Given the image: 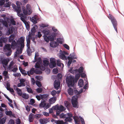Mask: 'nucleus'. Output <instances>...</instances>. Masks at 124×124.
<instances>
[{
    "label": "nucleus",
    "instance_id": "473e14b6",
    "mask_svg": "<svg viewBox=\"0 0 124 124\" xmlns=\"http://www.w3.org/2000/svg\"><path fill=\"white\" fill-rule=\"evenodd\" d=\"M9 42H12V43L13 41H15L14 39L15 38V35L12 34L9 37Z\"/></svg>",
    "mask_w": 124,
    "mask_h": 124
},
{
    "label": "nucleus",
    "instance_id": "c9c22d12",
    "mask_svg": "<svg viewBox=\"0 0 124 124\" xmlns=\"http://www.w3.org/2000/svg\"><path fill=\"white\" fill-rule=\"evenodd\" d=\"M12 6L14 9V10H15L17 12V11L18 10V8L19 9V8H20V11H21V8L20 7H17V6L16 7L15 5L13 4H12Z\"/></svg>",
    "mask_w": 124,
    "mask_h": 124
},
{
    "label": "nucleus",
    "instance_id": "2eb2a0df",
    "mask_svg": "<svg viewBox=\"0 0 124 124\" xmlns=\"http://www.w3.org/2000/svg\"><path fill=\"white\" fill-rule=\"evenodd\" d=\"M23 49L20 48L17 49L14 53V57L16 58L18 56L19 54H21L22 52Z\"/></svg>",
    "mask_w": 124,
    "mask_h": 124
},
{
    "label": "nucleus",
    "instance_id": "603ef678",
    "mask_svg": "<svg viewBox=\"0 0 124 124\" xmlns=\"http://www.w3.org/2000/svg\"><path fill=\"white\" fill-rule=\"evenodd\" d=\"M14 64V62L13 61H12L10 63L8 66V68L10 69H11L13 68V66Z\"/></svg>",
    "mask_w": 124,
    "mask_h": 124
},
{
    "label": "nucleus",
    "instance_id": "aec40b11",
    "mask_svg": "<svg viewBox=\"0 0 124 124\" xmlns=\"http://www.w3.org/2000/svg\"><path fill=\"white\" fill-rule=\"evenodd\" d=\"M77 58L76 56L75 55V54L73 53L71 54L69 56L67 57V59H71L72 60L73 59H76Z\"/></svg>",
    "mask_w": 124,
    "mask_h": 124
},
{
    "label": "nucleus",
    "instance_id": "39448f33",
    "mask_svg": "<svg viewBox=\"0 0 124 124\" xmlns=\"http://www.w3.org/2000/svg\"><path fill=\"white\" fill-rule=\"evenodd\" d=\"M26 9L25 8L22 7L23 13L25 15H30L32 12L31 7L29 4H27L26 6Z\"/></svg>",
    "mask_w": 124,
    "mask_h": 124
},
{
    "label": "nucleus",
    "instance_id": "4c0bfd02",
    "mask_svg": "<svg viewBox=\"0 0 124 124\" xmlns=\"http://www.w3.org/2000/svg\"><path fill=\"white\" fill-rule=\"evenodd\" d=\"M21 96L22 97L26 99H28L29 98L28 94L25 93H23Z\"/></svg>",
    "mask_w": 124,
    "mask_h": 124
},
{
    "label": "nucleus",
    "instance_id": "09e8293b",
    "mask_svg": "<svg viewBox=\"0 0 124 124\" xmlns=\"http://www.w3.org/2000/svg\"><path fill=\"white\" fill-rule=\"evenodd\" d=\"M5 113L7 115L9 116H11L12 115V112L11 111H5Z\"/></svg>",
    "mask_w": 124,
    "mask_h": 124
},
{
    "label": "nucleus",
    "instance_id": "bb28decb",
    "mask_svg": "<svg viewBox=\"0 0 124 124\" xmlns=\"http://www.w3.org/2000/svg\"><path fill=\"white\" fill-rule=\"evenodd\" d=\"M69 72L73 74H76L78 73V69L73 70L72 68H71L69 70Z\"/></svg>",
    "mask_w": 124,
    "mask_h": 124
},
{
    "label": "nucleus",
    "instance_id": "ea45409f",
    "mask_svg": "<svg viewBox=\"0 0 124 124\" xmlns=\"http://www.w3.org/2000/svg\"><path fill=\"white\" fill-rule=\"evenodd\" d=\"M6 119L5 117H4L2 118H0V124H4L6 121Z\"/></svg>",
    "mask_w": 124,
    "mask_h": 124
},
{
    "label": "nucleus",
    "instance_id": "37998d69",
    "mask_svg": "<svg viewBox=\"0 0 124 124\" xmlns=\"http://www.w3.org/2000/svg\"><path fill=\"white\" fill-rule=\"evenodd\" d=\"M40 27L41 28H44V27H47L49 25L47 23H41L40 25Z\"/></svg>",
    "mask_w": 124,
    "mask_h": 124
},
{
    "label": "nucleus",
    "instance_id": "0eeeda50",
    "mask_svg": "<svg viewBox=\"0 0 124 124\" xmlns=\"http://www.w3.org/2000/svg\"><path fill=\"white\" fill-rule=\"evenodd\" d=\"M69 54L67 52L64 51H63L60 50L59 51V53L58 54L59 57L61 59L65 60H67V58L65 55H67Z\"/></svg>",
    "mask_w": 124,
    "mask_h": 124
},
{
    "label": "nucleus",
    "instance_id": "8fccbe9b",
    "mask_svg": "<svg viewBox=\"0 0 124 124\" xmlns=\"http://www.w3.org/2000/svg\"><path fill=\"white\" fill-rule=\"evenodd\" d=\"M31 36V34H29L28 36L26 37V40L27 43H30Z\"/></svg>",
    "mask_w": 124,
    "mask_h": 124
},
{
    "label": "nucleus",
    "instance_id": "6e6552de",
    "mask_svg": "<svg viewBox=\"0 0 124 124\" xmlns=\"http://www.w3.org/2000/svg\"><path fill=\"white\" fill-rule=\"evenodd\" d=\"M11 45L9 44H6L4 48V49L6 51H8L6 53V55L8 56H10L11 54L12 51L11 49Z\"/></svg>",
    "mask_w": 124,
    "mask_h": 124
},
{
    "label": "nucleus",
    "instance_id": "393cba45",
    "mask_svg": "<svg viewBox=\"0 0 124 124\" xmlns=\"http://www.w3.org/2000/svg\"><path fill=\"white\" fill-rule=\"evenodd\" d=\"M37 27V26L36 25H35L32 28L31 30V35H34L35 34V33L36 32V29Z\"/></svg>",
    "mask_w": 124,
    "mask_h": 124
},
{
    "label": "nucleus",
    "instance_id": "58836bf2",
    "mask_svg": "<svg viewBox=\"0 0 124 124\" xmlns=\"http://www.w3.org/2000/svg\"><path fill=\"white\" fill-rule=\"evenodd\" d=\"M74 93L75 94H80L82 93L83 92V89H81L78 92V91L76 90V87L75 86V88L74 89Z\"/></svg>",
    "mask_w": 124,
    "mask_h": 124
},
{
    "label": "nucleus",
    "instance_id": "cd10ccee",
    "mask_svg": "<svg viewBox=\"0 0 124 124\" xmlns=\"http://www.w3.org/2000/svg\"><path fill=\"white\" fill-rule=\"evenodd\" d=\"M14 89L16 90L17 91V93L20 96H21L22 94V91L21 89L17 88L16 86H15L14 87Z\"/></svg>",
    "mask_w": 124,
    "mask_h": 124
},
{
    "label": "nucleus",
    "instance_id": "6e6d98bb",
    "mask_svg": "<svg viewBox=\"0 0 124 124\" xmlns=\"http://www.w3.org/2000/svg\"><path fill=\"white\" fill-rule=\"evenodd\" d=\"M78 70V73H80L83 72V68L82 67H80Z\"/></svg>",
    "mask_w": 124,
    "mask_h": 124
},
{
    "label": "nucleus",
    "instance_id": "a19ab883",
    "mask_svg": "<svg viewBox=\"0 0 124 124\" xmlns=\"http://www.w3.org/2000/svg\"><path fill=\"white\" fill-rule=\"evenodd\" d=\"M6 3L5 4L4 6L5 7H9L11 4V2H8L9 0H6Z\"/></svg>",
    "mask_w": 124,
    "mask_h": 124
},
{
    "label": "nucleus",
    "instance_id": "4468645a",
    "mask_svg": "<svg viewBox=\"0 0 124 124\" xmlns=\"http://www.w3.org/2000/svg\"><path fill=\"white\" fill-rule=\"evenodd\" d=\"M20 83H19L17 85L18 87L24 86H25V84L24 82L25 81V80L23 78L20 79L19 80Z\"/></svg>",
    "mask_w": 124,
    "mask_h": 124
},
{
    "label": "nucleus",
    "instance_id": "f8f14e48",
    "mask_svg": "<svg viewBox=\"0 0 124 124\" xmlns=\"http://www.w3.org/2000/svg\"><path fill=\"white\" fill-rule=\"evenodd\" d=\"M40 106L46 109L49 108L51 105L49 103H46L45 101H42L40 104Z\"/></svg>",
    "mask_w": 124,
    "mask_h": 124
},
{
    "label": "nucleus",
    "instance_id": "b1692460",
    "mask_svg": "<svg viewBox=\"0 0 124 124\" xmlns=\"http://www.w3.org/2000/svg\"><path fill=\"white\" fill-rule=\"evenodd\" d=\"M14 31V28L13 27H11L8 29L7 34L9 35L11 33H13Z\"/></svg>",
    "mask_w": 124,
    "mask_h": 124
},
{
    "label": "nucleus",
    "instance_id": "3c124183",
    "mask_svg": "<svg viewBox=\"0 0 124 124\" xmlns=\"http://www.w3.org/2000/svg\"><path fill=\"white\" fill-rule=\"evenodd\" d=\"M41 62L40 61L39 62H37L36 63L35 66V67L36 68H40V64Z\"/></svg>",
    "mask_w": 124,
    "mask_h": 124
},
{
    "label": "nucleus",
    "instance_id": "a878e982",
    "mask_svg": "<svg viewBox=\"0 0 124 124\" xmlns=\"http://www.w3.org/2000/svg\"><path fill=\"white\" fill-rule=\"evenodd\" d=\"M56 97H53L50 98L49 100V102L50 104H53L56 101Z\"/></svg>",
    "mask_w": 124,
    "mask_h": 124
},
{
    "label": "nucleus",
    "instance_id": "72a5a7b5",
    "mask_svg": "<svg viewBox=\"0 0 124 124\" xmlns=\"http://www.w3.org/2000/svg\"><path fill=\"white\" fill-rule=\"evenodd\" d=\"M3 75L4 76L5 79H6L9 78V77L8 75V72L6 71H4L3 73Z\"/></svg>",
    "mask_w": 124,
    "mask_h": 124
},
{
    "label": "nucleus",
    "instance_id": "a211bd4d",
    "mask_svg": "<svg viewBox=\"0 0 124 124\" xmlns=\"http://www.w3.org/2000/svg\"><path fill=\"white\" fill-rule=\"evenodd\" d=\"M35 117V115L32 113H31L28 116V120L30 123L32 122L33 121Z\"/></svg>",
    "mask_w": 124,
    "mask_h": 124
},
{
    "label": "nucleus",
    "instance_id": "bf43d9fd",
    "mask_svg": "<svg viewBox=\"0 0 124 124\" xmlns=\"http://www.w3.org/2000/svg\"><path fill=\"white\" fill-rule=\"evenodd\" d=\"M7 90H9L11 93L13 95H14V91L13 89L11 88H7Z\"/></svg>",
    "mask_w": 124,
    "mask_h": 124
},
{
    "label": "nucleus",
    "instance_id": "5701e85b",
    "mask_svg": "<svg viewBox=\"0 0 124 124\" xmlns=\"http://www.w3.org/2000/svg\"><path fill=\"white\" fill-rule=\"evenodd\" d=\"M51 28H52V30L54 31V32H55L56 33H57V35H58V36H61L62 34H61L60 32L58 31L57 29L55 28L53 26H52Z\"/></svg>",
    "mask_w": 124,
    "mask_h": 124
},
{
    "label": "nucleus",
    "instance_id": "0e129e2a",
    "mask_svg": "<svg viewBox=\"0 0 124 124\" xmlns=\"http://www.w3.org/2000/svg\"><path fill=\"white\" fill-rule=\"evenodd\" d=\"M56 122V124H64V122L62 120H57Z\"/></svg>",
    "mask_w": 124,
    "mask_h": 124
},
{
    "label": "nucleus",
    "instance_id": "dca6fc26",
    "mask_svg": "<svg viewBox=\"0 0 124 124\" xmlns=\"http://www.w3.org/2000/svg\"><path fill=\"white\" fill-rule=\"evenodd\" d=\"M60 85V82L58 80H56L54 83V88L56 90H58Z\"/></svg>",
    "mask_w": 124,
    "mask_h": 124
},
{
    "label": "nucleus",
    "instance_id": "2f4dec72",
    "mask_svg": "<svg viewBox=\"0 0 124 124\" xmlns=\"http://www.w3.org/2000/svg\"><path fill=\"white\" fill-rule=\"evenodd\" d=\"M49 95L47 94H44L41 95V97H42V99L43 100V101L47 100V99L48 98Z\"/></svg>",
    "mask_w": 124,
    "mask_h": 124
},
{
    "label": "nucleus",
    "instance_id": "c756f323",
    "mask_svg": "<svg viewBox=\"0 0 124 124\" xmlns=\"http://www.w3.org/2000/svg\"><path fill=\"white\" fill-rule=\"evenodd\" d=\"M68 90V92L69 94L70 95H72L74 93V89L72 87H70Z\"/></svg>",
    "mask_w": 124,
    "mask_h": 124
},
{
    "label": "nucleus",
    "instance_id": "680f3d73",
    "mask_svg": "<svg viewBox=\"0 0 124 124\" xmlns=\"http://www.w3.org/2000/svg\"><path fill=\"white\" fill-rule=\"evenodd\" d=\"M80 77V74L79 73H77L75 75V78H76L77 79V80H75V82H76L78 79Z\"/></svg>",
    "mask_w": 124,
    "mask_h": 124
},
{
    "label": "nucleus",
    "instance_id": "e433bc0d",
    "mask_svg": "<svg viewBox=\"0 0 124 124\" xmlns=\"http://www.w3.org/2000/svg\"><path fill=\"white\" fill-rule=\"evenodd\" d=\"M78 85L80 87H82L83 86L84 82L83 79H80L79 80Z\"/></svg>",
    "mask_w": 124,
    "mask_h": 124
},
{
    "label": "nucleus",
    "instance_id": "9d476101",
    "mask_svg": "<svg viewBox=\"0 0 124 124\" xmlns=\"http://www.w3.org/2000/svg\"><path fill=\"white\" fill-rule=\"evenodd\" d=\"M77 99L78 97L76 95L73 96L72 98V103L74 107L75 108L78 107V105L77 101Z\"/></svg>",
    "mask_w": 124,
    "mask_h": 124
},
{
    "label": "nucleus",
    "instance_id": "7c9ffc66",
    "mask_svg": "<svg viewBox=\"0 0 124 124\" xmlns=\"http://www.w3.org/2000/svg\"><path fill=\"white\" fill-rule=\"evenodd\" d=\"M39 122L41 124H45L47 123L49 121L47 119H41L39 120Z\"/></svg>",
    "mask_w": 124,
    "mask_h": 124
},
{
    "label": "nucleus",
    "instance_id": "f3484780",
    "mask_svg": "<svg viewBox=\"0 0 124 124\" xmlns=\"http://www.w3.org/2000/svg\"><path fill=\"white\" fill-rule=\"evenodd\" d=\"M42 32L44 34L43 36L44 39L45 36H48L50 34V33L51 32L50 31L47 29H43L42 31Z\"/></svg>",
    "mask_w": 124,
    "mask_h": 124
},
{
    "label": "nucleus",
    "instance_id": "f03ea898",
    "mask_svg": "<svg viewBox=\"0 0 124 124\" xmlns=\"http://www.w3.org/2000/svg\"><path fill=\"white\" fill-rule=\"evenodd\" d=\"M24 37H22L19 38L17 42L15 41H13L11 44L12 48L14 49L16 48L20 47L23 49L24 46Z\"/></svg>",
    "mask_w": 124,
    "mask_h": 124
},
{
    "label": "nucleus",
    "instance_id": "79ce46f5",
    "mask_svg": "<svg viewBox=\"0 0 124 124\" xmlns=\"http://www.w3.org/2000/svg\"><path fill=\"white\" fill-rule=\"evenodd\" d=\"M56 41L58 43H62L63 41V38H57Z\"/></svg>",
    "mask_w": 124,
    "mask_h": 124
},
{
    "label": "nucleus",
    "instance_id": "f257e3e1",
    "mask_svg": "<svg viewBox=\"0 0 124 124\" xmlns=\"http://www.w3.org/2000/svg\"><path fill=\"white\" fill-rule=\"evenodd\" d=\"M60 117L62 118H65V121L71 122L72 120V117H73L74 120L76 124H79V119L78 117L76 116L73 117L72 114L68 113L66 114L62 113L60 115Z\"/></svg>",
    "mask_w": 124,
    "mask_h": 124
},
{
    "label": "nucleus",
    "instance_id": "6ab92c4d",
    "mask_svg": "<svg viewBox=\"0 0 124 124\" xmlns=\"http://www.w3.org/2000/svg\"><path fill=\"white\" fill-rule=\"evenodd\" d=\"M52 41L50 43V46L51 47L54 48L58 46L59 43L58 42L53 41Z\"/></svg>",
    "mask_w": 124,
    "mask_h": 124
},
{
    "label": "nucleus",
    "instance_id": "4be33fe9",
    "mask_svg": "<svg viewBox=\"0 0 124 124\" xmlns=\"http://www.w3.org/2000/svg\"><path fill=\"white\" fill-rule=\"evenodd\" d=\"M30 20L34 24L36 23L37 22L38 18L36 16H34L32 17H31Z\"/></svg>",
    "mask_w": 124,
    "mask_h": 124
},
{
    "label": "nucleus",
    "instance_id": "1a4fd4ad",
    "mask_svg": "<svg viewBox=\"0 0 124 124\" xmlns=\"http://www.w3.org/2000/svg\"><path fill=\"white\" fill-rule=\"evenodd\" d=\"M108 17L109 19H111V21L114 27L115 30L117 32V29L116 27L117 25V23L116 20L114 18V17H113V16L110 14H109V16H108Z\"/></svg>",
    "mask_w": 124,
    "mask_h": 124
},
{
    "label": "nucleus",
    "instance_id": "4d7b16f0",
    "mask_svg": "<svg viewBox=\"0 0 124 124\" xmlns=\"http://www.w3.org/2000/svg\"><path fill=\"white\" fill-rule=\"evenodd\" d=\"M42 73V71L40 70L36 69L35 70V73L37 74H40Z\"/></svg>",
    "mask_w": 124,
    "mask_h": 124
},
{
    "label": "nucleus",
    "instance_id": "c85d7f7f",
    "mask_svg": "<svg viewBox=\"0 0 124 124\" xmlns=\"http://www.w3.org/2000/svg\"><path fill=\"white\" fill-rule=\"evenodd\" d=\"M34 73H35V70L34 68H32L30 69V71H27V73L28 75L30 76L31 75H33Z\"/></svg>",
    "mask_w": 124,
    "mask_h": 124
},
{
    "label": "nucleus",
    "instance_id": "69168bd1",
    "mask_svg": "<svg viewBox=\"0 0 124 124\" xmlns=\"http://www.w3.org/2000/svg\"><path fill=\"white\" fill-rule=\"evenodd\" d=\"M2 22H3V25H4V26L6 27H8V25L7 22L4 21L3 20H2Z\"/></svg>",
    "mask_w": 124,
    "mask_h": 124
},
{
    "label": "nucleus",
    "instance_id": "9b49d317",
    "mask_svg": "<svg viewBox=\"0 0 124 124\" xmlns=\"http://www.w3.org/2000/svg\"><path fill=\"white\" fill-rule=\"evenodd\" d=\"M17 15L18 16L20 17V19L24 23L25 25H26V23L27 22L25 20L26 17L24 16L23 14L22 13V11H20V9L18 8V10L17 11Z\"/></svg>",
    "mask_w": 124,
    "mask_h": 124
},
{
    "label": "nucleus",
    "instance_id": "49530a36",
    "mask_svg": "<svg viewBox=\"0 0 124 124\" xmlns=\"http://www.w3.org/2000/svg\"><path fill=\"white\" fill-rule=\"evenodd\" d=\"M58 105L57 104L54 106H53L52 108V109H53V110H56V113H57L58 110Z\"/></svg>",
    "mask_w": 124,
    "mask_h": 124
},
{
    "label": "nucleus",
    "instance_id": "774afa93",
    "mask_svg": "<svg viewBox=\"0 0 124 124\" xmlns=\"http://www.w3.org/2000/svg\"><path fill=\"white\" fill-rule=\"evenodd\" d=\"M36 90L38 93H40L42 91V89L41 88H37L36 89Z\"/></svg>",
    "mask_w": 124,
    "mask_h": 124
},
{
    "label": "nucleus",
    "instance_id": "20e7f679",
    "mask_svg": "<svg viewBox=\"0 0 124 124\" xmlns=\"http://www.w3.org/2000/svg\"><path fill=\"white\" fill-rule=\"evenodd\" d=\"M58 36L57 33L54 32H51L48 36H45L44 40L46 42H48L49 41H52L56 39V37Z\"/></svg>",
    "mask_w": 124,
    "mask_h": 124
},
{
    "label": "nucleus",
    "instance_id": "ddd939ff",
    "mask_svg": "<svg viewBox=\"0 0 124 124\" xmlns=\"http://www.w3.org/2000/svg\"><path fill=\"white\" fill-rule=\"evenodd\" d=\"M66 108L62 105H60L59 106L58 105V110L56 113L57 116H59L61 112L65 111L66 110Z\"/></svg>",
    "mask_w": 124,
    "mask_h": 124
},
{
    "label": "nucleus",
    "instance_id": "e2e57ef3",
    "mask_svg": "<svg viewBox=\"0 0 124 124\" xmlns=\"http://www.w3.org/2000/svg\"><path fill=\"white\" fill-rule=\"evenodd\" d=\"M50 61L51 63H56L55 60L54 58H51L50 59Z\"/></svg>",
    "mask_w": 124,
    "mask_h": 124
},
{
    "label": "nucleus",
    "instance_id": "7ed1b4c3",
    "mask_svg": "<svg viewBox=\"0 0 124 124\" xmlns=\"http://www.w3.org/2000/svg\"><path fill=\"white\" fill-rule=\"evenodd\" d=\"M66 82L69 87H72L74 89L75 88V78L74 77L70 75L67 76L66 79Z\"/></svg>",
    "mask_w": 124,
    "mask_h": 124
},
{
    "label": "nucleus",
    "instance_id": "a18cd8bd",
    "mask_svg": "<svg viewBox=\"0 0 124 124\" xmlns=\"http://www.w3.org/2000/svg\"><path fill=\"white\" fill-rule=\"evenodd\" d=\"M27 91L30 93H33V91L31 88L27 86L26 87Z\"/></svg>",
    "mask_w": 124,
    "mask_h": 124
},
{
    "label": "nucleus",
    "instance_id": "5fc2aeb1",
    "mask_svg": "<svg viewBox=\"0 0 124 124\" xmlns=\"http://www.w3.org/2000/svg\"><path fill=\"white\" fill-rule=\"evenodd\" d=\"M31 34V39L32 41L34 42L35 43H36V42L35 41V37L34 36V35H32L31 34Z\"/></svg>",
    "mask_w": 124,
    "mask_h": 124
},
{
    "label": "nucleus",
    "instance_id": "412c9836",
    "mask_svg": "<svg viewBox=\"0 0 124 124\" xmlns=\"http://www.w3.org/2000/svg\"><path fill=\"white\" fill-rule=\"evenodd\" d=\"M34 49L33 47L27 48V54L29 56L31 55L32 53L34 52Z\"/></svg>",
    "mask_w": 124,
    "mask_h": 124
},
{
    "label": "nucleus",
    "instance_id": "f704fd0d",
    "mask_svg": "<svg viewBox=\"0 0 124 124\" xmlns=\"http://www.w3.org/2000/svg\"><path fill=\"white\" fill-rule=\"evenodd\" d=\"M57 65L59 67H61L62 68L64 67L63 64L62 63L60 59H58L57 61Z\"/></svg>",
    "mask_w": 124,
    "mask_h": 124
},
{
    "label": "nucleus",
    "instance_id": "c03bdc74",
    "mask_svg": "<svg viewBox=\"0 0 124 124\" xmlns=\"http://www.w3.org/2000/svg\"><path fill=\"white\" fill-rule=\"evenodd\" d=\"M56 65V63H51L49 64V66L50 68H53Z\"/></svg>",
    "mask_w": 124,
    "mask_h": 124
},
{
    "label": "nucleus",
    "instance_id": "de8ad7c7",
    "mask_svg": "<svg viewBox=\"0 0 124 124\" xmlns=\"http://www.w3.org/2000/svg\"><path fill=\"white\" fill-rule=\"evenodd\" d=\"M43 62L44 65L45 66H47L49 64V62L47 60H43Z\"/></svg>",
    "mask_w": 124,
    "mask_h": 124
},
{
    "label": "nucleus",
    "instance_id": "338daca9",
    "mask_svg": "<svg viewBox=\"0 0 124 124\" xmlns=\"http://www.w3.org/2000/svg\"><path fill=\"white\" fill-rule=\"evenodd\" d=\"M56 94V92L55 90H53L51 92V94L53 96H55Z\"/></svg>",
    "mask_w": 124,
    "mask_h": 124
},
{
    "label": "nucleus",
    "instance_id": "864d4df0",
    "mask_svg": "<svg viewBox=\"0 0 124 124\" xmlns=\"http://www.w3.org/2000/svg\"><path fill=\"white\" fill-rule=\"evenodd\" d=\"M64 104L65 106L68 108V107H69L70 105V104L67 101H65L64 102Z\"/></svg>",
    "mask_w": 124,
    "mask_h": 124
},
{
    "label": "nucleus",
    "instance_id": "052dcab7",
    "mask_svg": "<svg viewBox=\"0 0 124 124\" xmlns=\"http://www.w3.org/2000/svg\"><path fill=\"white\" fill-rule=\"evenodd\" d=\"M16 4L17 7H20V6L22 5V4L21 2L19 1L16 2Z\"/></svg>",
    "mask_w": 124,
    "mask_h": 124
},
{
    "label": "nucleus",
    "instance_id": "423d86ee",
    "mask_svg": "<svg viewBox=\"0 0 124 124\" xmlns=\"http://www.w3.org/2000/svg\"><path fill=\"white\" fill-rule=\"evenodd\" d=\"M9 61L8 58H5L2 56H0V63L2 65L4 68H6Z\"/></svg>",
    "mask_w": 124,
    "mask_h": 124
},
{
    "label": "nucleus",
    "instance_id": "13d9d810",
    "mask_svg": "<svg viewBox=\"0 0 124 124\" xmlns=\"http://www.w3.org/2000/svg\"><path fill=\"white\" fill-rule=\"evenodd\" d=\"M35 82L36 84L39 87L41 86V85L40 82L39 81L37 80Z\"/></svg>",
    "mask_w": 124,
    "mask_h": 124
}]
</instances>
